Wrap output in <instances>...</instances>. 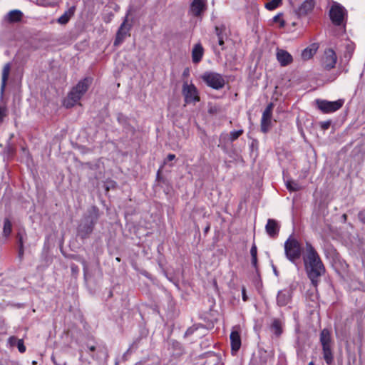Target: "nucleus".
I'll return each mask as SVG.
<instances>
[{
	"mask_svg": "<svg viewBox=\"0 0 365 365\" xmlns=\"http://www.w3.org/2000/svg\"><path fill=\"white\" fill-rule=\"evenodd\" d=\"M303 261L305 270L312 284L317 287L319 278L325 272V267L317 250L309 242H306Z\"/></svg>",
	"mask_w": 365,
	"mask_h": 365,
	"instance_id": "obj_1",
	"label": "nucleus"
},
{
	"mask_svg": "<svg viewBox=\"0 0 365 365\" xmlns=\"http://www.w3.org/2000/svg\"><path fill=\"white\" fill-rule=\"evenodd\" d=\"M98 217L99 210L97 207L92 206L87 210L77 228V234L81 239H86L90 236Z\"/></svg>",
	"mask_w": 365,
	"mask_h": 365,
	"instance_id": "obj_2",
	"label": "nucleus"
},
{
	"mask_svg": "<svg viewBox=\"0 0 365 365\" xmlns=\"http://www.w3.org/2000/svg\"><path fill=\"white\" fill-rule=\"evenodd\" d=\"M91 83L92 78L90 77H86L80 81L68 93L67 97L63 101V106L66 108L73 107L86 93Z\"/></svg>",
	"mask_w": 365,
	"mask_h": 365,
	"instance_id": "obj_3",
	"label": "nucleus"
},
{
	"mask_svg": "<svg viewBox=\"0 0 365 365\" xmlns=\"http://www.w3.org/2000/svg\"><path fill=\"white\" fill-rule=\"evenodd\" d=\"M302 247L297 240L292 235L284 242V254L287 259L295 262L302 255Z\"/></svg>",
	"mask_w": 365,
	"mask_h": 365,
	"instance_id": "obj_4",
	"label": "nucleus"
},
{
	"mask_svg": "<svg viewBox=\"0 0 365 365\" xmlns=\"http://www.w3.org/2000/svg\"><path fill=\"white\" fill-rule=\"evenodd\" d=\"M201 79L208 86L215 90L222 89L225 85L224 76L214 71H205L201 75Z\"/></svg>",
	"mask_w": 365,
	"mask_h": 365,
	"instance_id": "obj_5",
	"label": "nucleus"
},
{
	"mask_svg": "<svg viewBox=\"0 0 365 365\" xmlns=\"http://www.w3.org/2000/svg\"><path fill=\"white\" fill-rule=\"evenodd\" d=\"M182 93L185 98V102L187 104H195L200 101L198 91L192 83L188 84L185 82L182 85Z\"/></svg>",
	"mask_w": 365,
	"mask_h": 365,
	"instance_id": "obj_6",
	"label": "nucleus"
},
{
	"mask_svg": "<svg viewBox=\"0 0 365 365\" xmlns=\"http://www.w3.org/2000/svg\"><path fill=\"white\" fill-rule=\"evenodd\" d=\"M317 108L324 113H333L340 109L343 104L344 100L339 99L335 101H328L326 100H316Z\"/></svg>",
	"mask_w": 365,
	"mask_h": 365,
	"instance_id": "obj_7",
	"label": "nucleus"
},
{
	"mask_svg": "<svg viewBox=\"0 0 365 365\" xmlns=\"http://www.w3.org/2000/svg\"><path fill=\"white\" fill-rule=\"evenodd\" d=\"M130 14V11H128L125 16V19L119 27L115 39L114 41V46H118L123 42L125 37L129 36V31L130 30L131 25L128 24V17Z\"/></svg>",
	"mask_w": 365,
	"mask_h": 365,
	"instance_id": "obj_8",
	"label": "nucleus"
},
{
	"mask_svg": "<svg viewBox=\"0 0 365 365\" xmlns=\"http://www.w3.org/2000/svg\"><path fill=\"white\" fill-rule=\"evenodd\" d=\"M329 16L334 24L340 26L344 20V8L339 4H334L331 7Z\"/></svg>",
	"mask_w": 365,
	"mask_h": 365,
	"instance_id": "obj_9",
	"label": "nucleus"
},
{
	"mask_svg": "<svg viewBox=\"0 0 365 365\" xmlns=\"http://www.w3.org/2000/svg\"><path fill=\"white\" fill-rule=\"evenodd\" d=\"M336 55L333 49H326L322 58V64L326 70H331L334 68L336 63Z\"/></svg>",
	"mask_w": 365,
	"mask_h": 365,
	"instance_id": "obj_10",
	"label": "nucleus"
},
{
	"mask_svg": "<svg viewBox=\"0 0 365 365\" xmlns=\"http://www.w3.org/2000/svg\"><path fill=\"white\" fill-rule=\"evenodd\" d=\"M292 299V290L291 288H285L279 290L277 294V305L279 307H285L291 303Z\"/></svg>",
	"mask_w": 365,
	"mask_h": 365,
	"instance_id": "obj_11",
	"label": "nucleus"
},
{
	"mask_svg": "<svg viewBox=\"0 0 365 365\" xmlns=\"http://www.w3.org/2000/svg\"><path fill=\"white\" fill-rule=\"evenodd\" d=\"M273 107V103H270L267 105L262 113L261 119V130L264 133L268 131L271 123Z\"/></svg>",
	"mask_w": 365,
	"mask_h": 365,
	"instance_id": "obj_12",
	"label": "nucleus"
},
{
	"mask_svg": "<svg viewBox=\"0 0 365 365\" xmlns=\"http://www.w3.org/2000/svg\"><path fill=\"white\" fill-rule=\"evenodd\" d=\"M279 225L276 220L268 219L265 226V230L270 237H276L279 231Z\"/></svg>",
	"mask_w": 365,
	"mask_h": 365,
	"instance_id": "obj_13",
	"label": "nucleus"
},
{
	"mask_svg": "<svg viewBox=\"0 0 365 365\" xmlns=\"http://www.w3.org/2000/svg\"><path fill=\"white\" fill-rule=\"evenodd\" d=\"M314 0H305L297 9H296L295 12L298 16H304L308 14L310 11H312L314 6Z\"/></svg>",
	"mask_w": 365,
	"mask_h": 365,
	"instance_id": "obj_14",
	"label": "nucleus"
},
{
	"mask_svg": "<svg viewBox=\"0 0 365 365\" xmlns=\"http://www.w3.org/2000/svg\"><path fill=\"white\" fill-rule=\"evenodd\" d=\"M277 59L282 66H287L293 61V58L290 53L283 49H277Z\"/></svg>",
	"mask_w": 365,
	"mask_h": 365,
	"instance_id": "obj_15",
	"label": "nucleus"
},
{
	"mask_svg": "<svg viewBox=\"0 0 365 365\" xmlns=\"http://www.w3.org/2000/svg\"><path fill=\"white\" fill-rule=\"evenodd\" d=\"M230 339L232 351L236 353L241 346V338L240 332L236 329H233L231 331Z\"/></svg>",
	"mask_w": 365,
	"mask_h": 365,
	"instance_id": "obj_16",
	"label": "nucleus"
},
{
	"mask_svg": "<svg viewBox=\"0 0 365 365\" xmlns=\"http://www.w3.org/2000/svg\"><path fill=\"white\" fill-rule=\"evenodd\" d=\"M205 0H193L190 5V12L195 16H200L205 9Z\"/></svg>",
	"mask_w": 365,
	"mask_h": 365,
	"instance_id": "obj_17",
	"label": "nucleus"
},
{
	"mask_svg": "<svg viewBox=\"0 0 365 365\" xmlns=\"http://www.w3.org/2000/svg\"><path fill=\"white\" fill-rule=\"evenodd\" d=\"M215 32L217 37L218 44L222 46V50L224 49L225 39L227 38L226 26L224 24L216 26L215 27Z\"/></svg>",
	"mask_w": 365,
	"mask_h": 365,
	"instance_id": "obj_18",
	"label": "nucleus"
},
{
	"mask_svg": "<svg viewBox=\"0 0 365 365\" xmlns=\"http://www.w3.org/2000/svg\"><path fill=\"white\" fill-rule=\"evenodd\" d=\"M204 49L200 43H197L192 48V58L195 63H199L203 56Z\"/></svg>",
	"mask_w": 365,
	"mask_h": 365,
	"instance_id": "obj_19",
	"label": "nucleus"
},
{
	"mask_svg": "<svg viewBox=\"0 0 365 365\" xmlns=\"http://www.w3.org/2000/svg\"><path fill=\"white\" fill-rule=\"evenodd\" d=\"M320 342L323 347H331V332L327 329H324L320 333Z\"/></svg>",
	"mask_w": 365,
	"mask_h": 365,
	"instance_id": "obj_20",
	"label": "nucleus"
},
{
	"mask_svg": "<svg viewBox=\"0 0 365 365\" xmlns=\"http://www.w3.org/2000/svg\"><path fill=\"white\" fill-rule=\"evenodd\" d=\"M318 46L316 43H313L307 48H304L302 52V57L304 60L310 59L317 52Z\"/></svg>",
	"mask_w": 365,
	"mask_h": 365,
	"instance_id": "obj_21",
	"label": "nucleus"
},
{
	"mask_svg": "<svg viewBox=\"0 0 365 365\" xmlns=\"http://www.w3.org/2000/svg\"><path fill=\"white\" fill-rule=\"evenodd\" d=\"M11 70L10 63H6L4 65L2 70V76H1V95L4 92V89L6 87V81L8 80L9 72Z\"/></svg>",
	"mask_w": 365,
	"mask_h": 365,
	"instance_id": "obj_22",
	"label": "nucleus"
},
{
	"mask_svg": "<svg viewBox=\"0 0 365 365\" xmlns=\"http://www.w3.org/2000/svg\"><path fill=\"white\" fill-rule=\"evenodd\" d=\"M23 17V13L18 9L9 11L6 16V19L11 23L19 22Z\"/></svg>",
	"mask_w": 365,
	"mask_h": 365,
	"instance_id": "obj_23",
	"label": "nucleus"
},
{
	"mask_svg": "<svg viewBox=\"0 0 365 365\" xmlns=\"http://www.w3.org/2000/svg\"><path fill=\"white\" fill-rule=\"evenodd\" d=\"M271 330L277 337L282 334V325L279 319H274L271 324Z\"/></svg>",
	"mask_w": 365,
	"mask_h": 365,
	"instance_id": "obj_24",
	"label": "nucleus"
},
{
	"mask_svg": "<svg viewBox=\"0 0 365 365\" xmlns=\"http://www.w3.org/2000/svg\"><path fill=\"white\" fill-rule=\"evenodd\" d=\"M323 357L326 363L329 365L331 364L334 360L331 347H323Z\"/></svg>",
	"mask_w": 365,
	"mask_h": 365,
	"instance_id": "obj_25",
	"label": "nucleus"
},
{
	"mask_svg": "<svg viewBox=\"0 0 365 365\" xmlns=\"http://www.w3.org/2000/svg\"><path fill=\"white\" fill-rule=\"evenodd\" d=\"M11 230H12L11 222L8 218H6L4 222V227H3L4 235L5 237L9 236L11 232Z\"/></svg>",
	"mask_w": 365,
	"mask_h": 365,
	"instance_id": "obj_26",
	"label": "nucleus"
},
{
	"mask_svg": "<svg viewBox=\"0 0 365 365\" xmlns=\"http://www.w3.org/2000/svg\"><path fill=\"white\" fill-rule=\"evenodd\" d=\"M73 14V11H69V13L65 12L63 15H61L57 20L58 23L60 24H66L68 22L71 16Z\"/></svg>",
	"mask_w": 365,
	"mask_h": 365,
	"instance_id": "obj_27",
	"label": "nucleus"
},
{
	"mask_svg": "<svg viewBox=\"0 0 365 365\" xmlns=\"http://www.w3.org/2000/svg\"><path fill=\"white\" fill-rule=\"evenodd\" d=\"M286 185L287 188L289 191H298L302 188L301 185L299 183L293 180L287 181Z\"/></svg>",
	"mask_w": 365,
	"mask_h": 365,
	"instance_id": "obj_28",
	"label": "nucleus"
},
{
	"mask_svg": "<svg viewBox=\"0 0 365 365\" xmlns=\"http://www.w3.org/2000/svg\"><path fill=\"white\" fill-rule=\"evenodd\" d=\"M282 0H272L265 4L266 9L268 10H274L281 4Z\"/></svg>",
	"mask_w": 365,
	"mask_h": 365,
	"instance_id": "obj_29",
	"label": "nucleus"
},
{
	"mask_svg": "<svg viewBox=\"0 0 365 365\" xmlns=\"http://www.w3.org/2000/svg\"><path fill=\"white\" fill-rule=\"evenodd\" d=\"M243 133V130H232L230 132V140L235 141Z\"/></svg>",
	"mask_w": 365,
	"mask_h": 365,
	"instance_id": "obj_30",
	"label": "nucleus"
},
{
	"mask_svg": "<svg viewBox=\"0 0 365 365\" xmlns=\"http://www.w3.org/2000/svg\"><path fill=\"white\" fill-rule=\"evenodd\" d=\"M17 347H18V349L19 351V352L21 353H24L26 351V346H24V340L23 339H19L17 342Z\"/></svg>",
	"mask_w": 365,
	"mask_h": 365,
	"instance_id": "obj_31",
	"label": "nucleus"
},
{
	"mask_svg": "<svg viewBox=\"0 0 365 365\" xmlns=\"http://www.w3.org/2000/svg\"><path fill=\"white\" fill-rule=\"evenodd\" d=\"M281 15H282L281 14H279L276 15L275 16H274L273 21L274 22H279L280 27H284L285 25V22L284 20L281 19Z\"/></svg>",
	"mask_w": 365,
	"mask_h": 365,
	"instance_id": "obj_32",
	"label": "nucleus"
},
{
	"mask_svg": "<svg viewBox=\"0 0 365 365\" xmlns=\"http://www.w3.org/2000/svg\"><path fill=\"white\" fill-rule=\"evenodd\" d=\"M19 340V339H18L16 336H12L8 339V343L11 346H15L17 345V342Z\"/></svg>",
	"mask_w": 365,
	"mask_h": 365,
	"instance_id": "obj_33",
	"label": "nucleus"
},
{
	"mask_svg": "<svg viewBox=\"0 0 365 365\" xmlns=\"http://www.w3.org/2000/svg\"><path fill=\"white\" fill-rule=\"evenodd\" d=\"M6 115V108L5 106H0V122L3 121L4 118Z\"/></svg>",
	"mask_w": 365,
	"mask_h": 365,
	"instance_id": "obj_34",
	"label": "nucleus"
},
{
	"mask_svg": "<svg viewBox=\"0 0 365 365\" xmlns=\"http://www.w3.org/2000/svg\"><path fill=\"white\" fill-rule=\"evenodd\" d=\"M330 125H331L330 120L322 121L320 123V126H321L322 129H323V130H327L330 127Z\"/></svg>",
	"mask_w": 365,
	"mask_h": 365,
	"instance_id": "obj_35",
	"label": "nucleus"
},
{
	"mask_svg": "<svg viewBox=\"0 0 365 365\" xmlns=\"http://www.w3.org/2000/svg\"><path fill=\"white\" fill-rule=\"evenodd\" d=\"M250 255H251V257H255V256L257 255V246L255 243H253V245H252V247L250 249Z\"/></svg>",
	"mask_w": 365,
	"mask_h": 365,
	"instance_id": "obj_36",
	"label": "nucleus"
},
{
	"mask_svg": "<svg viewBox=\"0 0 365 365\" xmlns=\"http://www.w3.org/2000/svg\"><path fill=\"white\" fill-rule=\"evenodd\" d=\"M358 217H359V220L362 223L365 224V210L360 211L359 212Z\"/></svg>",
	"mask_w": 365,
	"mask_h": 365,
	"instance_id": "obj_37",
	"label": "nucleus"
},
{
	"mask_svg": "<svg viewBox=\"0 0 365 365\" xmlns=\"http://www.w3.org/2000/svg\"><path fill=\"white\" fill-rule=\"evenodd\" d=\"M24 246H19V252H18V257L20 260H22L24 257Z\"/></svg>",
	"mask_w": 365,
	"mask_h": 365,
	"instance_id": "obj_38",
	"label": "nucleus"
},
{
	"mask_svg": "<svg viewBox=\"0 0 365 365\" xmlns=\"http://www.w3.org/2000/svg\"><path fill=\"white\" fill-rule=\"evenodd\" d=\"M17 240L19 246H24V237L23 235L20 232L17 234Z\"/></svg>",
	"mask_w": 365,
	"mask_h": 365,
	"instance_id": "obj_39",
	"label": "nucleus"
},
{
	"mask_svg": "<svg viewBox=\"0 0 365 365\" xmlns=\"http://www.w3.org/2000/svg\"><path fill=\"white\" fill-rule=\"evenodd\" d=\"M251 264L252 267L257 270V257H252Z\"/></svg>",
	"mask_w": 365,
	"mask_h": 365,
	"instance_id": "obj_40",
	"label": "nucleus"
},
{
	"mask_svg": "<svg viewBox=\"0 0 365 365\" xmlns=\"http://www.w3.org/2000/svg\"><path fill=\"white\" fill-rule=\"evenodd\" d=\"M81 263L83 266V272H84V277L85 278H86V274H87V272H88V265H87V263L85 260H82L81 261Z\"/></svg>",
	"mask_w": 365,
	"mask_h": 365,
	"instance_id": "obj_41",
	"label": "nucleus"
},
{
	"mask_svg": "<svg viewBox=\"0 0 365 365\" xmlns=\"http://www.w3.org/2000/svg\"><path fill=\"white\" fill-rule=\"evenodd\" d=\"M71 271L73 274H76V273H78V267L77 265L74 264H72L71 265Z\"/></svg>",
	"mask_w": 365,
	"mask_h": 365,
	"instance_id": "obj_42",
	"label": "nucleus"
},
{
	"mask_svg": "<svg viewBox=\"0 0 365 365\" xmlns=\"http://www.w3.org/2000/svg\"><path fill=\"white\" fill-rule=\"evenodd\" d=\"M194 331H195V329L193 328H192V327L187 329V331L185 333V336H190V335L192 334Z\"/></svg>",
	"mask_w": 365,
	"mask_h": 365,
	"instance_id": "obj_43",
	"label": "nucleus"
},
{
	"mask_svg": "<svg viewBox=\"0 0 365 365\" xmlns=\"http://www.w3.org/2000/svg\"><path fill=\"white\" fill-rule=\"evenodd\" d=\"M175 158V155L174 154H168L167 156V160L168 161H172Z\"/></svg>",
	"mask_w": 365,
	"mask_h": 365,
	"instance_id": "obj_44",
	"label": "nucleus"
},
{
	"mask_svg": "<svg viewBox=\"0 0 365 365\" xmlns=\"http://www.w3.org/2000/svg\"><path fill=\"white\" fill-rule=\"evenodd\" d=\"M242 299L245 302L247 301V295L245 294V288L242 289Z\"/></svg>",
	"mask_w": 365,
	"mask_h": 365,
	"instance_id": "obj_45",
	"label": "nucleus"
},
{
	"mask_svg": "<svg viewBox=\"0 0 365 365\" xmlns=\"http://www.w3.org/2000/svg\"><path fill=\"white\" fill-rule=\"evenodd\" d=\"M190 71L188 68H186L184 70L182 76H187L189 75Z\"/></svg>",
	"mask_w": 365,
	"mask_h": 365,
	"instance_id": "obj_46",
	"label": "nucleus"
},
{
	"mask_svg": "<svg viewBox=\"0 0 365 365\" xmlns=\"http://www.w3.org/2000/svg\"><path fill=\"white\" fill-rule=\"evenodd\" d=\"M88 349L91 351H94L96 350V346L92 345V346H88Z\"/></svg>",
	"mask_w": 365,
	"mask_h": 365,
	"instance_id": "obj_47",
	"label": "nucleus"
},
{
	"mask_svg": "<svg viewBox=\"0 0 365 365\" xmlns=\"http://www.w3.org/2000/svg\"><path fill=\"white\" fill-rule=\"evenodd\" d=\"M273 271H274V274L276 276H278V272H277V270L275 267H273Z\"/></svg>",
	"mask_w": 365,
	"mask_h": 365,
	"instance_id": "obj_48",
	"label": "nucleus"
},
{
	"mask_svg": "<svg viewBox=\"0 0 365 365\" xmlns=\"http://www.w3.org/2000/svg\"><path fill=\"white\" fill-rule=\"evenodd\" d=\"M210 230V226H207L205 228V232H207L208 231Z\"/></svg>",
	"mask_w": 365,
	"mask_h": 365,
	"instance_id": "obj_49",
	"label": "nucleus"
},
{
	"mask_svg": "<svg viewBox=\"0 0 365 365\" xmlns=\"http://www.w3.org/2000/svg\"><path fill=\"white\" fill-rule=\"evenodd\" d=\"M51 360L54 364H56L55 357L53 356H51Z\"/></svg>",
	"mask_w": 365,
	"mask_h": 365,
	"instance_id": "obj_50",
	"label": "nucleus"
},
{
	"mask_svg": "<svg viewBox=\"0 0 365 365\" xmlns=\"http://www.w3.org/2000/svg\"><path fill=\"white\" fill-rule=\"evenodd\" d=\"M342 217H343V219H344V220H346V217H346V214H344V215H343V216H342Z\"/></svg>",
	"mask_w": 365,
	"mask_h": 365,
	"instance_id": "obj_51",
	"label": "nucleus"
},
{
	"mask_svg": "<svg viewBox=\"0 0 365 365\" xmlns=\"http://www.w3.org/2000/svg\"><path fill=\"white\" fill-rule=\"evenodd\" d=\"M308 365H314V363L313 361H310Z\"/></svg>",
	"mask_w": 365,
	"mask_h": 365,
	"instance_id": "obj_52",
	"label": "nucleus"
},
{
	"mask_svg": "<svg viewBox=\"0 0 365 365\" xmlns=\"http://www.w3.org/2000/svg\"><path fill=\"white\" fill-rule=\"evenodd\" d=\"M133 346H134V344H132V346L130 347V349L128 351H130Z\"/></svg>",
	"mask_w": 365,
	"mask_h": 365,
	"instance_id": "obj_53",
	"label": "nucleus"
},
{
	"mask_svg": "<svg viewBox=\"0 0 365 365\" xmlns=\"http://www.w3.org/2000/svg\"><path fill=\"white\" fill-rule=\"evenodd\" d=\"M117 261H120V258L117 257L116 258Z\"/></svg>",
	"mask_w": 365,
	"mask_h": 365,
	"instance_id": "obj_54",
	"label": "nucleus"
},
{
	"mask_svg": "<svg viewBox=\"0 0 365 365\" xmlns=\"http://www.w3.org/2000/svg\"><path fill=\"white\" fill-rule=\"evenodd\" d=\"M36 362L35 361H33V364H36Z\"/></svg>",
	"mask_w": 365,
	"mask_h": 365,
	"instance_id": "obj_55",
	"label": "nucleus"
}]
</instances>
